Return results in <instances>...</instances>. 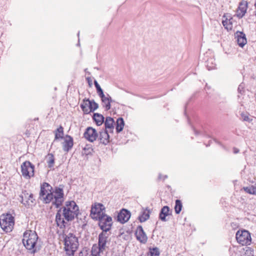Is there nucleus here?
Instances as JSON below:
<instances>
[{
    "instance_id": "9",
    "label": "nucleus",
    "mask_w": 256,
    "mask_h": 256,
    "mask_svg": "<svg viewBox=\"0 0 256 256\" xmlns=\"http://www.w3.org/2000/svg\"><path fill=\"white\" fill-rule=\"evenodd\" d=\"M98 220V226L102 230V232H108L111 228L112 224V218L107 214L100 216Z\"/></svg>"
},
{
    "instance_id": "36",
    "label": "nucleus",
    "mask_w": 256,
    "mask_h": 256,
    "mask_svg": "<svg viewBox=\"0 0 256 256\" xmlns=\"http://www.w3.org/2000/svg\"><path fill=\"white\" fill-rule=\"evenodd\" d=\"M222 24L227 30L232 28V24H228V22L226 20H222Z\"/></svg>"
},
{
    "instance_id": "7",
    "label": "nucleus",
    "mask_w": 256,
    "mask_h": 256,
    "mask_svg": "<svg viewBox=\"0 0 256 256\" xmlns=\"http://www.w3.org/2000/svg\"><path fill=\"white\" fill-rule=\"evenodd\" d=\"M105 214V207L102 204L96 202L92 206L90 216L93 219L98 220Z\"/></svg>"
},
{
    "instance_id": "26",
    "label": "nucleus",
    "mask_w": 256,
    "mask_h": 256,
    "mask_svg": "<svg viewBox=\"0 0 256 256\" xmlns=\"http://www.w3.org/2000/svg\"><path fill=\"white\" fill-rule=\"evenodd\" d=\"M93 120L98 126H100L104 122V116L98 113H94L93 115Z\"/></svg>"
},
{
    "instance_id": "8",
    "label": "nucleus",
    "mask_w": 256,
    "mask_h": 256,
    "mask_svg": "<svg viewBox=\"0 0 256 256\" xmlns=\"http://www.w3.org/2000/svg\"><path fill=\"white\" fill-rule=\"evenodd\" d=\"M236 239L238 242L242 246L249 245L251 243L250 234L246 230L238 231L236 234Z\"/></svg>"
},
{
    "instance_id": "3",
    "label": "nucleus",
    "mask_w": 256,
    "mask_h": 256,
    "mask_svg": "<svg viewBox=\"0 0 256 256\" xmlns=\"http://www.w3.org/2000/svg\"><path fill=\"white\" fill-rule=\"evenodd\" d=\"M62 209V215L67 222L72 221L78 214V206L74 201L66 202Z\"/></svg>"
},
{
    "instance_id": "30",
    "label": "nucleus",
    "mask_w": 256,
    "mask_h": 256,
    "mask_svg": "<svg viewBox=\"0 0 256 256\" xmlns=\"http://www.w3.org/2000/svg\"><path fill=\"white\" fill-rule=\"evenodd\" d=\"M64 136V128L60 126L55 132V140L62 138Z\"/></svg>"
},
{
    "instance_id": "37",
    "label": "nucleus",
    "mask_w": 256,
    "mask_h": 256,
    "mask_svg": "<svg viewBox=\"0 0 256 256\" xmlns=\"http://www.w3.org/2000/svg\"><path fill=\"white\" fill-rule=\"evenodd\" d=\"M244 190L248 194H253L254 193V189L253 188L246 187L244 188Z\"/></svg>"
},
{
    "instance_id": "5",
    "label": "nucleus",
    "mask_w": 256,
    "mask_h": 256,
    "mask_svg": "<svg viewBox=\"0 0 256 256\" xmlns=\"http://www.w3.org/2000/svg\"><path fill=\"white\" fill-rule=\"evenodd\" d=\"M14 225V218L10 214H2L0 217V226L6 232L12 230Z\"/></svg>"
},
{
    "instance_id": "17",
    "label": "nucleus",
    "mask_w": 256,
    "mask_h": 256,
    "mask_svg": "<svg viewBox=\"0 0 256 256\" xmlns=\"http://www.w3.org/2000/svg\"><path fill=\"white\" fill-rule=\"evenodd\" d=\"M170 215H172V214L169 207L168 206H164L160 210L159 218L163 222H166L168 220L166 217Z\"/></svg>"
},
{
    "instance_id": "4",
    "label": "nucleus",
    "mask_w": 256,
    "mask_h": 256,
    "mask_svg": "<svg viewBox=\"0 0 256 256\" xmlns=\"http://www.w3.org/2000/svg\"><path fill=\"white\" fill-rule=\"evenodd\" d=\"M78 238L73 234L69 233L64 238V249L66 252L74 254L78 248Z\"/></svg>"
},
{
    "instance_id": "34",
    "label": "nucleus",
    "mask_w": 256,
    "mask_h": 256,
    "mask_svg": "<svg viewBox=\"0 0 256 256\" xmlns=\"http://www.w3.org/2000/svg\"><path fill=\"white\" fill-rule=\"evenodd\" d=\"M240 118L243 121L250 122L252 120V119L250 118L249 116V114L247 113L242 112L240 114Z\"/></svg>"
},
{
    "instance_id": "1",
    "label": "nucleus",
    "mask_w": 256,
    "mask_h": 256,
    "mask_svg": "<svg viewBox=\"0 0 256 256\" xmlns=\"http://www.w3.org/2000/svg\"><path fill=\"white\" fill-rule=\"evenodd\" d=\"M52 186L47 182H44L40 185V198L43 200L45 204L52 202L53 205L56 208L60 207L62 204L64 199V190L60 188H56L52 190Z\"/></svg>"
},
{
    "instance_id": "23",
    "label": "nucleus",
    "mask_w": 256,
    "mask_h": 256,
    "mask_svg": "<svg viewBox=\"0 0 256 256\" xmlns=\"http://www.w3.org/2000/svg\"><path fill=\"white\" fill-rule=\"evenodd\" d=\"M150 210L148 208L144 209L142 208V214L138 216V219L140 222H146L150 218Z\"/></svg>"
},
{
    "instance_id": "16",
    "label": "nucleus",
    "mask_w": 256,
    "mask_h": 256,
    "mask_svg": "<svg viewBox=\"0 0 256 256\" xmlns=\"http://www.w3.org/2000/svg\"><path fill=\"white\" fill-rule=\"evenodd\" d=\"M74 145L73 138L68 135L66 136L64 142H63V150L65 152H68Z\"/></svg>"
},
{
    "instance_id": "33",
    "label": "nucleus",
    "mask_w": 256,
    "mask_h": 256,
    "mask_svg": "<svg viewBox=\"0 0 256 256\" xmlns=\"http://www.w3.org/2000/svg\"><path fill=\"white\" fill-rule=\"evenodd\" d=\"M94 84L96 86V89L97 93L98 94L99 96H103V94H104L103 92V90L100 88V86L98 84L96 80L94 81Z\"/></svg>"
},
{
    "instance_id": "21",
    "label": "nucleus",
    "mask_w": 256,
    "mask_h": 256,
    "mask_svg": "<svg viewBox=\"0 0 256 256\" xmlns=\"http://www.w3.org/2000/svg\"><path fill=\"white\" fill-rule=\"evenodd\" d=\"M247 8V2H240L237 10L238 16L242 18L245 14Z\"/></svg>"
},
{
    "instance_id": "44",
    "label": "nucleus",
    "mask_w": 256,
    "mask_h": 256,
    "mask_svg": "<svg viewBox=\"0 0 256 256\" xmlns=\"http://www.w3.org/2000/svg\"><path fill=\"white\" fill-rule=\"evenodd\" d=\"M80 256H81L80 255Z\"/></svg>"
},
{
    "instance_id": "40",
    "label": "nucleus",
    "mask_w": 256,
    "mask_h": 256,
    "mask_svg": "<svg viewBox=\"0 0 256 256\" xmlns=\"http://www.w3.org/2000/svg\"><path fill=\"white\" fill-rule=\"evenodd\" d=\"M86 101L87 102H88V108H90L89 109V110H90V112H92L91 111V105H92V103H91V102L90 100H89L88 99L86 100Z\"/></svg>"
},
{
    "instance_id": "12",
    "label": "nucleus",
    "mask_w": 256,
    "mask_h": 256,
    "mask_svg": "<svg viewBox=\"0 0 256 256\" xmlns=\"http://www.w3.org/2000/svg\"><path fill=\"white\" fill-rule=\"evenodd\" d=\"M109 234L105 232H102L98 236V247L106 250V243L108 242Z\"/></svg>"
},
{
    "instance_id": "28",
    "label": "nucleus",
    "mask_w": 256,
    "mask_h": 256,
    "mask_svg": "<svg viewBox=\"0 0 256 256\" xmlns=\"http://www.w3.org/2000/svg\"><path fill=\"white\" fill-rule=\"evenodd\" d=\"M86 100L87 99L84 98L83 100L82 103L80 104V106L84 114H90V108H88V102H87Z\"/></svg>"
},
{
    "instance_id": "41",
    "label": "nucleus",
    "mask_w": 256,
    "mask_h": 256,
    "mask_svg": "<svg viewBox=\"0 0 256 256\" xmlns=\"http://www.w3.org/2000/svg\"><path fill=\"white\" fill-rule=\"evenodd\" d=\"M239 152V150L238 149L236 148H234V154H237Z\"/></svg>"
},
{
    "instance_id": "43",
    "label": "nucleus",
    "mask_w": 256,
    "mask_h": 256,
    "mask_svg": "<svg viewBox=\"0 0 256 256\" xmlns=\"http://www.w3.org/2000/svg\"><path fill=\"white\" fill-rule=\"evenodd\" d=\"M79 34H80V32H78V36H79Z\"/></svg>"
},
{
    "instance_id": "38",
    "label": "nucleus",
    "mask_w": 256,
    "mask_h": 256,
    "mask_svg": "<svg viewBox=\"0 0 256 256\" xmlns=\"http://www.w3.org/2000/svg\"><path fill=\"white\" fill-rule=\"evenodd\" d=\"M83 150L85 154H88L91 153V152L92 150L90 147H88V148L84 147L83 148Z\"/></svg>"
},
{
    "instance_id": "13",
    "label": "nucleus",
    "mask_w": 256,
    "mask_h": 256,
    "mask_svg": "<svg viewBox=\"0 0 256 256\" xmlns=\"http://www.w3.org/2000/svg\"><path fill=\"white\" fill-rule=\"evenodd\" d=\"M135 236L136 240L140 242L145 244L147 242V236L141 226H139L137 227Z\"/></svg>"
},
{
    "instance_id": "25",
    "label": "nucleus",
    "mask_w": 256,
    "mask_h": 256,
    "mask_svg": "<svg viewBox=\"0 0 256 256\" xmlns=\"http://www.w3.org/2000/svg\"><path fill=\"white\" fill-rule=\"evenodd\" d=\"M45 159L48 168H53L55 162V158L54 154L50 153L48 154L46 156Z\"/></svg>"
},
{
    "instance_id": "39",
    "label": "nucleus",
    "mask_w": 256,
    "mask_h": 256,
    "mask_svg": "<svg viewBox=\"0 0 256 256\" xmlns=\"http://www.w3.org/2000/svg\"><path fill=\"white\" fill-rule=\"evenodd\" d=\"M167 176L166 175H164V176H162L161 174H159L158 175V179L159 180H164L165 179H166L167 178Z\"/></svg>"
},
{
    "instance_id": "35",
    "label": "nucleus",
    "mask_w": 256,
    "mask_h": 256,
    "mask_svg": "<svg viewBox=\"0 0 256 256\" xmlns=\"http://www.w3.org/2000/svg\"><path fill=\"white\" fill-rule=\"evenodd\" d=\"M92 105H91V111L92 112H94L98 108V104L94 100H90Z\"/></svg>"
},
{
    "instance_id": "24",
    "label": "nucleus",
    "mask_w": 256,
    "mask_h": 256,
    "mask_svg": "<svg viewBox=\"0 0 256 256\" xmlns=\"http://www.w3.org/2000/svg\"><path fill=\"white\" fill-rule=\"evenodd\" d=\"M105 250L104 249H102L100 247L97 246L96 244H94L92 246L91 250V256H102L104 254V252Z\"/></svg>"
},
{
    "instance_id": "42",
    "label": "nucleus",
    "mask_w": 256,
    "mask_h": 256,
    "mask_svg": "<svg viewBox=\"0 0 256 256\" xmlns=\"http://www.w3.org/2000/svg\"><path fill=\"white\" fill-rule=\"evenodd\" d=\"M241 90V85L239 86L238 88V90L240 92V90Z\"/></svg>"
},
{
    "instance_id": "32",
    "label": "nucleus",
    "mask_w": 256,
    "mask_h": 256,
    "mask_svg": "<svg viewBox=\"0 0 256 256\" xmlns=\"http://www.w3.org/2000/svg\"><path fill=\"white\" fill-rule=\"evenodd\" d=\"M160 251L158 248H154L150 249L149 252L147 254V256H159Z\"/></svg>"
},
{
    "instance_id": "11",
    "label": "nucleus",
    "mask_w": 256,
    "mask_h": 256,
    "mask_svg": "<svg viewBox=\"0 0 256 256\" xmlns=\"http://www.w3.org/2000/svg\"><path fill=\"white\" fill-rule=\"evenodd\" d=\"M96 130L92 127H88L84 134V138L90 142H94L98 138Z\"/></svg>"
},
{
    "instance_id": "14",
    "label": "nucleus",
    "mask_w": 256,
    "mask_h": 256,
    "mask_svg": "<svg viewBox=\"0 0 256 256\" xmlns=\"http://www.w3.org/2000/svg\"><path fill=\"white\" fill-rule=\"evenodd\" d=\"M108 131L107 130H102L99 132L98 140L100 143L106 145L110 142V136Z\"/></svg>"
},
{
    "instance_id": "19",
    "label": "nucleus",
    "mask_w": 256,
    "mask_h": 256,
    "mask_svg": "<svg viewBox=\"0 0 256 256\" xmlns=\"http://www.w3.org/2000/svg\"><path fill=\"white\" fill-rule=\"evenodd\" d=\"M64 220V218L62 215V209H60L58 211L56 216V222L57 225L60 228H63L65 227L66 222H65Z\"/></svg>"
},
{
    "instance_id": "20",
    "label": "nucleus",
    "mask_w": 256,
    "mask_h": 256,
    "mask_svg": "<svg viewBox=\"0 0 256 256\" xmlns=\"http://www.w3.org/2000/svg\"><path fill=\"white\" fill-rule=\"evenodd\" d=\"M101 98L102 106L106 110H108L110 108V103L112 102V98L109 96L108 94H107V96H106L104 94L103 96H100Z\"/></svg>"
},
{
    "instance_id": "2",
    "label": "nucleus",
    "mask_w": 256,
    "mask_h": 256,
    "mask_svg": "<svg viewBox=\"0 0 256 256\" xmlns=\"http://www.w3.org/2000/svg\"><path fill=\"white\" fill-rule=\"evenodd\" d=\"M38 240V236L35 231L26 230L23 235L22 242L27 250L34 254L36 252L35 246Z\"/></svg>"
},
{
    "instance_id": "29",
    "label": "nucleus",
    "mask_w": 256,
    "mask_h": 256,
    "mask_svg": "<svg viewBox=\"0 0 256 256\" xmlns=\"http://www.w3.org/2000/svg\"><path fill=\"white\" fill-rule=\"evenodd\" d=\"M214 61V60L213 58H210L206 62V66L208 70H210L216 68V64Z\"/></svg>"
},
{
    "instance_id": "18",
    "label": "nucleus",
    "mask_w": 256,
    "mask_h": 256,
    "mask_svg": "<svg viewBox=\"0 0 256 256\" xmlns=\"http://www.w3.org/2000/svg\"><path fill=\"white\" fill-rule=\"evenodd\" d=\"M235 36L237 39L238 44L242 48L247 42L246 34L243 32L238 31L235 34Z\"/></svg>"
},
{
    "instance_id": "22",
    "label": "nucleus",
    "mask_w": 256,
    "mask_h": 256,
    "mask_svg": "<svg viewBox=\"0 0 256 256\" xmlns=\"http://www.w3.org/2000/svg\"><path fill=\"white\" fill-rule=\"evenodd\" d=\"M114 120L111 117H106L104 122L105 130L110 132H113L114 130Z\"/></svg>"
},
{
    "instance_id": "6",
    "label": "nucleus",
    "mask_w": 256,
    "mask_h": 256,
    "mask_svg": "<svg viewBox=\"0 0 256 256\" xmlns=\"http://www.w3.org/2000/svg\"><path fill=\"white\" fill-rule=\"evenodd\" d=\"M21 172L24 178L29 179L34 176V166L30 161H25L21 165Z\"/></svg>"
},
{
    "instance_id": "10",
    "label": "nucleus",
    "mask_w": 256,
    "mask_h": 256,
    "mask_svg": "<svg viewBox=\"0 0 256 256\" xmlns=\"http://www.w3.org/2000/svg\"><path fill=\"white\" fill-rule=\"evenodd\" d=\"M21 198V202L26 207L32 206L34 204V199L32 194H29L26 191L22 192V194L20 196Z\"/></svg>"
},
{
    "instance_id": "31",
    "label": "nucleus",
    "mask_w": 256,
    "mask_h": 256,
    "mask_svg": "<svg viewBox=\"0 0 256 256\" xmlns=\"http://www.w3.org/2000/svg\"><path fill=\"white\" fill-rule=\"evenodd\" d=\"M182 203L179 200H176V204L174 206V210L176 214H178L182 210Z\"/></svg>"
},
{
    "instance_id": "15",
    "label": "nucleus",
    "mask_w": 256,
    "mask_h": 256,
    "mask_svg": "<svg viewBox=\"0 0 256 256\" xmlns=\"http://www.w3.org/2000/svg\"><path fill=\"white\" fill-rule=\"evenodd\" d=\"M130 217V213L126 210L123 209L118 214V220L124 224L128 220Z\"/></svg>"
},
{
    "instance_id": "27",
    "label": "nucleus",
    "mask_w": 256,
    "mask_h": 256,
    "mask_svg": "<svg viewBox=\"0 0 256 256\" xmlns=\"http://www.w3.org/2000/svg\"><path fill=\"white\" fill-rule=\"evenodd\" d=\"M124 121L122 118H119L116 120V130L118 133L120 132L124 126Z\"/></svg>"
}]
</instances>
